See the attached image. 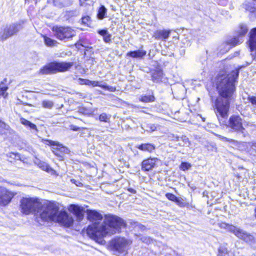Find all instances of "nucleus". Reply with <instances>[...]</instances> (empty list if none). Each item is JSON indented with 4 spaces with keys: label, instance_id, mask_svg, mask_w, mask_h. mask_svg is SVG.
<instances>
[{
    "label": "nucleus",
    "instance_id": "1a4fd4ad",
    "mask_svg": "<svg viewBox=\"0 0 256 256\" xmlns=\"http://www.w3.org/2000/svg\"><path fill=\"white\" fill-rule=\"evenodd\" d=\"M42 142L46 145L52 146L53 152L58 156H61V154L67 150L66 148L63 146L58 142L47 139H42Z\"/></svg>",
    "mask_w": 256,
    "mask_h": 256
},
{
    "label": "nucleus",
    "instance_id": "4d7b16f0",
    "mask_svg": "<svg viewBox=\"0 0 256 256\" xmlns=\"http://www.w3.org/2000/svg\"><path fill=\"white\" fill-rule=\"evenodd\" d=\"M11 154V155H12H12H14V156H16V154H15L14 153H12V154Z\"/></svg>",
    "mask_w": 256,
    "mask_h": 256
},
{
    "label": "nucleus",
    "instance_id": "f3484780",
    "mask_svg": "<svg viewBox=\"0 0 256 256\" xmlns=\"http://www.w3.org/2000/svg\"><path fill=\"white\" fill-rule=\"evenodd\" d=\"M20 122L22 124L24 125L27 128H28L31 130L32 133L36 134L38 130L35 124L31 122L29 120L24 118H21L20 119Z\"/></svg>",
    "mask_w": 256,
    "mask_h": 256
},
{
    "label": "nucleus",
    "instance_id": "bb28decb",
    "mask_svg": "<svg viewBox=\"0 0 256 256\" xmlns=\"http://www.w3.org/2000/svg\"><path fill=\"white\" fill-rule=\"evenodd\" d=\"M139 100L144 102H153L155 100V98L153 95L141 96Z\"/></svg>",
    "mask_w": 256,
    "mask_h": 256
},
{
    "label": "nucleus",
    "instance_id": "de8ad7c7",
    "mask_svg": "<svg viewBox=\"0 0 256 256\" xmlns=\"http://www.w3.org/2000/svg\"><path fill=\"white\" fill-rule=\"evenodd\" d=\"M156 127L154 124H152V125L150 126V130H147L151 131L152 132L156 130Z\"/></svg>",
    "mask_w": 256,
    "mask_h": 256
},
{
    "label": "nucleus",
    "instance_id": "2f4dec72",
    "mask_svg": "<svg viewBox=\"0 0 256 256\" xmlns=\"http://www.w3.org/2000/svg\"><path fill=\"white\" fill-rule=\"evenodd\" d=\"M228 254V250L224 246H220L218 248V256H226Z\"/></svg>",
    "mask_w": 256,
    "mask_h": 256
},
{
    "label": "nucleus",
    "instance_id": "aec40b11",
    "mask_svg": "<svg viewBox=\"0 0 256 256\" xmlns=\"http://www.w3.org/2000/svg\"><path fill=\"white\" fill-rule=\"evenodd\" d=\"M146 51L138 50L134 51H130L127 53V56L133 58H142L146 54Z\"/></svg>",
    "mask_w": 256,
    "mask_h": 256
},
{
    "label": "nucleus",
    "instance_id": "6e6552de",
    "mask_svg": "<svg viewBox=\"0 0 256 256\" xmlns=\"http://www.w3.org/2000/svg\"><path fill=\"white\" fill-rule=\"evenodd\" d=\"M52 30L55 37L60 40L71 38L75 35V32L70 27L56 26L52 27Z\"/></svg>",
    "mask_w": 256,
    "mask_h": 256
},
{
    "label": "nucleus",
    "instance_id": "a878e982",
    "mask_svg": "<svg viewBox=\"0 0 256 256\" xmlns=\"http://www.w3.org/2000/svg\"><path fill=\"white\" fill-rule=\"evenodd\" d=\"M180 141L178 142V145L182 146H189L190 144L188 138L186 136H179Z\"/></svg>",
    "mask_w": 256,
    "mask_h": 256
},
{
    "label": "nucleus",
    "instance_id": "20e7f679",
    "mask_svg": "<svg viewBox=\"0 0 256 256\" xmlns=\"http://www.w3.org/2000/svg\"><path fill=\"white\" fill-rule=\"evenodd\" d=\"M48 202L42 204L36 197L22 198L20 202V212L26 215L36 212L41 218V214L43 211V208L48 205Z\"/></svg>",
    "mask_w": 256,
    "mask_h": 256
},
{
    "label": "nucleus",
    "instance_id": "ddd939ff",
    "mask_svg": "<svg viewBox=\"0 0 256 256\" xmlns=\"http://www.w3.org/2000/svg\"><path fill=\"white\" fill-rule=\"evenodd\" d=\"M55 74L58 72H64L68 70L74 64L73 62H53Z\"/></svg>",
    "mask_w": 256,
    "mask_h": 256
},
{
    "label": "nucleus",
    "instance_id": "c756f323",
    "mask_svg": "<svg viewBox=\"0 0 256 256\" xmlns=\"http://www.w3.org/2000/svg\"><path fill=\"white\" fill-rule=\"evenodd\" d=\"M84 82V84L88 85V86H101L100 82L96 80H82Z\"/></svg>",
    "mask_w": 256,
    "mask_h": 256
},
{
    "label": "nucleus",
    "instance_id": "2eb2a0df",
    "mask_svg": "<svg viewBox=\"0 0 256 256\" xmlns=\"http://www.w3.org/2000/svg\"><path fill=\"white\" fill-rule=\"evenodd\" d=\"M68 210L76 216L78 220H81L82 219L83 208L82 207L76 204H70L69 206Z\"/></svg>",
    "mask_w": 256,
    "mask_h": 256
},
{
    "label": "nucleus",
    "instance_id": "5fc2aeb1",
    "mask_svg": "<svg viewBox=\"0 0 256 256\" xmlns=\"http://www.w3.org/2000/svg\"><path fill=\"white\" fill-rule=\"evenodd\" d=\"M238 54V52H236L235 53V56H237V54Z\"/></svg>",
    "mask_w": 256,
    "mask_h": 256
},
{
    "label": "nucleus",
    "instance_id": "b1692460",
    "mask_svg": "<svg viewBox=\"0 0 256 256\" xmlns=\"http://www.w3.org/2000/svg\"><path fill=\"white\" fill-rule=\"evenodd\" d=\"M38 166L43 170H45L48 172L52 173L54 172V170L45 162H39L38 164Z\"/></svg>",
    "mask_w": 256,
    "mask_h": 256
},
{
    "label": "nucleus",
    "instance_id": "72a5a7b5",
    "mask_svg": "<svg viewBox=\"0 0 256 256\" xmlns=\"http://www.w3.org/2000/svg\"><path fill=\"white\" fill-rule=\"evenodd\" d=\"M42 106L46 108H52L54 106V102L51 100H45L42 101Z\"/></svg>",
    "mask_w": 256,
    "mask_h": 256
},
{
    "label": "nucleus",
    "instance_id": "49530a36",
    "mask_svg": "<svg viewBox=\"0 0 256 256\" xmlns=\"http://www.w3.org/2000/svg\"><path fill=\"white\" fill-rule=\"evenodd\" d=\"M220 138L224 141H226V142H232L234 141V140L232 139H229L226 137H224L222 136H221Z\"/></svg>",
    "mask_w": 256,
    "mask_h": 256
},
{
    "label": "nucleus",
    "instance_id": "a211bd4d",
    "mask_svg": "<svg viewBox=\"0 0 256 256\" xmlns=\"http://www.w3.org/2000/svg\"><path fill=\"white\" fill-rule=\"evenodd\" d=\"M55 74L53 62L44 66L43 68H40L39 71V74Z\"/></svg>",
    "mask_w": 256,
    "mask_h": 256
},
{
    "label": "nucleus",
    "instance_id": "e433bc0d",
    "mask_svg": "<svg viewBox=\"0 0 256 256\" xmlns=\"http://www.w3.org/2000/svg\"><path fill=\"white\" fill-rule=\"evenodd\" d=\"M100 87L110 92H114L116 90V88L115 87L106 85V84H101V86H100Z\"/></svg>",
    "mask_w": 256,
    "mask_h": 256
},
{
    "label": "nucleus",
    "instance_id": "39448f33",
    "mask_svg": "<svg viewBox=\"0 0 256 256\" xmlns=\"http://www.w3.org/2000/svg\"><path fill=\"white\" fill-rule=\"evenodd\" d=\"M24 22L20 20L2 27L0 30V40L4 41L10 37L17 34L23 28Z\"/></svg>",
    "mask_w": 256,
    "mask_h": 256
},
{
    "label": "nucleus",
    "instance_id": "9b49d317",
    "mask_svg": "<svg viewBox=\"0 0 256 256\" xmlns=\"http://www.w3.org/2000/svg\"><path fill=\"white\" fill-rule=\"evenodd\" d=\"M14 194L4 187H0V205L6 206L9 204Z\"/></svg>",
    "mask_w": 256,
    "mask_h": 256
},
{
    "label": "nucleus",
    "instance_id": "603ef678",
    "mask_svg": "<svg viewBox=\"0 0 256 256\" xmlns=\"http://www.w3.org/2000/svg\"><path fill=\"white\" fill-rule=\"evenodd\" d=\"M252 60L250 61V62H246V66H247L250 64L252 63Z\"/></svg>",
    "mask_w": 256,
    "mask_h": 256
},
{
    "label": "nucleus",
    "instance_id": "7c9ffc66",
    "mask_svg": "<svg viewBox=\"0 0 256 256\" xmlns=\"http://www.w3.org/2000/svg\"><path fill=\"white\" fill-rule=\"evenodd\" d=\"M244 8L251 12H254L256 10V8L254 4L250 2H246L244 4Z\"/></svg>",
    "mask_w": 256,
    "mask_h": 256
},
{
    "label": "nucleus",
    "instance_id": "a19ab883",
    "mask_svg": "<svg viewBox=\"0 0 256 256\" xmlns=\"http://www.w3.org/2000/svg\"><path fill=\"white\" fill-rule=\"evenodd\" d=\"M111 34H107L103 38L104 42L106 43H110L111 42Z\"/></svg>",
    "mask_w": 256,
    "mask_h": 256
},
{
    "label": "nucleus",
    "instance_id": "864d4df0",
    "mask_svg": "<svg viewBox=\"0 0 256 256\" xmlns=\"http://www.w3.org/2000/svg\"><path fill=\"white\" fill-rule=\"evenodd\" d=\"M4 124L3 122H2L1 120H0V126H2V125Z\"/></svg>",
    "mask_w": 256,
    "mask_h": 256
},
{
    "label": "nucleus",
    "instance_id": "412c9836",
    "mask_svg": "<svg viewBox=\"0 0 256 256\" xmlns=\"http://www.w3.org/2000/svg\"><path fill=\"white\" fill-rule=\"evenodd\" d=\"M137 148L144 152H152L155 150L156 147L152 144L146 143L139 145Z\"/></svg>",
    "mask_w": 256,
    "mask_h": 256
},
{
    "label": "nucleus",
    "instance_id": "f704fd0d",
    "mask_svg": "<svg viewBox=\"0 0 256 256\" xmlns=\"http://www.w3.org/2000/svg\"><path fill=\"white\" fill-rule=\"evenodd\" d=\"M248 29L246 26L244 24H241L240 26V30H239V36L240 37L244 36L248 32Z\"/></svg>",
    "mask_w": 256,
    "mask_h": 256
},
{
    "label": "nucleus",
    "instance_id": "393cba45",
    "mask_svg": "<svg viewBox=\"0 0 256 256\" xmlns=\"http://www.w3.org/2000/svg\"><path fill=\"white\" fill-rule=\"evenodd\" d=\"M44 44L48 46H54L58 44L56 40H52L45 36H44Z\"/></svg>",
    "mask_w": 256,
    "mask_h": 256
},
{
    "label": "nucleus",
    "instance_id": "0eeeda50",
    "mask_svg": "<svg viewBox=\"0 0 256 256\" xmlns=\"http://www.w3.org/2000/svg\"><path fill=\"white\" fill-rule=\"evenodd\" d=\"M132 242L124 237H116L110 242L112 248L118 252H124Z\"/></svg>",
    "mask_w": 256,
    "mask_h": 256
},
{
    "label": "nucleus",
    "instance_id": "6ab92c4d",
    "mask_svg": "<svg viewBox=\"0 0 256 256\" xmlns=\"http://www.w3.org/2000/svg\"><path fill=\"white\" fill-rule=\"evenodd\" d=\"M151 76L152 80L154 82H158L161 80L162 78V71L160 70H154L151 72Z\"/></svg>",
    "mask_w": 256,
    "mask_h": 256
},
{
    "label": "nucleus",
    "instance_id": "13d9d810",
    "mask_svg": "<svg viewBox=\"0 0 256 256\" xmlns=\"http://www.w3.org/2000/svg\"><path fill=\"white\" fill-rule=\"evenodd\" d=\"M255 215L256 216V210H255Z\"/></svg>",
    "mask_w": 256,
    "mask_h": 256
},
{
    "label": "nucleus",
    "instance_id": "f257e3e1",
    "mask_svg": "<svg viewBox=\"0 0 256 256\" xmlns=\"http://www.w3.org/2000/svg\"><path fill=\"white\" fill-rule=\"evenodd\" d=\"M86 213L88 219L94 222L88 228L87 234L91 238L100 244L102 243L103 238L120 232V228L126 226L124 220L116 216L106 215L103 223L100 224L96 222L103 218L100 213L91 210H88Z\"/></svg>",
    "mask_w": 256,
    "mask_h": 256
},
{
    "label": "nucleus",
    "instance_id": "dca6fc26",
    "mask_svg": "<svg viewBox=\"0 0 256 256\" xmlns=\"http://www.w3.org/2000/svg\"><path fill=\"white\" fill-rule=\"evenodd\" d=\"M170 34V31L166 30H158L155 32L153 34L156 40H164L167 39Z\"/></svg>",
    "mask_w": 256,
    "mask_h": 256
},
{
    "label": "nucleus",
    "instance_id": "423d86ee",
    "mask_svg": "<svg viewBox=\"0 0 256 256\" xmlns=\"http://www.w3.org/2000/svg\"><path fill=\"white\" fill-rule=\"evenodd\" d=\"M227 126L230 128L232 131L242 134L243 137H246L248 134V133L244 132L245 129L242 126V120L238 115L230 116Z\"/></svg>",
    "mask_w": 256,
    "mask_h": 256
},
{
    "label": "nucleus",
    "instance_id": "f03ea898",
    "mask_svg": "<svg viewBox=\"0 0 256 256\" xmlns=\"http://www.w3.org/2000/svg\"><path fill=\"white\" fill-rule=\"evenodd\" d=\"M238 71L233 70L227 75H220L216 81L219 96L214 102L216 113L218 118H226L228 116L230 104L232 100L235 91L234 82L238 76Z\"/></svg>",
    "mask_w": 256,
    "mask_h": 256
},
{
    "label": "nucleus",
    "instance_id": "8fccbe9b",
    "mask_svg": "<svg viewBox=\"0 0 256 256\" xmlns=\"http://www.w3.org/2000/svg\"><path fill=\"white\" fill-rule=\"evenodd\" d=\"M142 240L144 242H148L150 241V239L146 238V237H143L142 238Z\"/></svg>",
    "mask_w": 256,
    "mask_h": 256
},
{
    "label": "nucleus",
    "instance_id": "052dcab7",
    "mask_svg": "<svg viewBox=\"0 0 256 256\" xmlns=\"http://www.w3.org/2000/svg\"><path fill=\"white\" fill-rule=\"evenodd\" d=\"M226 256H229V254L228 255H226Z\"/></svg>",
    "mask_w": 256,
    "mask_h": 256
},
{
    "label": "nucleus",
    "instance_id": "09e8293b",
    "mask_svg": "<svg viewBox=\"0 0 256 256\" xmlns=\"http://www.w3.org/2000/svg\"><path fill=\"white\" fill-rule=\"evenodd\" d=\"M128 191L132 194H135L136 192V190L132 188H129L128 189Z\"/></svg>",
    "mask_w": 256,
    "mask_h": 256
},
{
    "label": "nucleus",
    "instance_id": "58836bf2",
    "mask_svg": "<svg viewBox=\"0 0 256 256\" xmlns=\"http://www.w3.org/2000/svg\"><path fill=\"white\" fill-rule=\"evenodd\" d=\"M168 137L172 140H174V141H176V142L180 141L179 136H178L177 135H175L173 134H169L168 136Z\"/></svg>",
    "mask_w": 256,
    "mask_h": 256
},
{
    "label": "nucleus",
    "instance_id": "79ce46f5",
    "mask_svg": "<svg viewBox=\"0 0 256 256\" xmlns=\"http://www.w3.org/2000/svg\"><path fill=\"white\" fill-rule=\"evenodd\" d=\"M248 99L252 104L256 106V96H248Z\"/></svg>",
    "mask_w": 256,
    "mask_h": 256
},
{
    "label": "nucleus",
    "instance_id": "c9c22d12",
    "mask_svg": "<svg viewBox=\"0 0 256 256\" xmlns=\"http://www.w3.org/2000/svg\"><path fill=\"white\" fill-rule=\"evenodd\" d=\"M110 117L108 116L106 113H102L100 114L99 120L101 122H108L110 120Z\"/></svg>",
    "mask_w": 256,
    "mask_h": 256
},
{
    "label": "nucleus",
    "instance_id": "4c0bfd02",
    "mask_svg": "<svg viewBox=\"0 0 256 256\" xmlns=\"http://www.w3.org/2000/svg\"><path fill=\"white\" fill-rule=\"evenodd\" d=\"M191 167L190 164L187 162H182L180 166V168L182 170H186L189 169Z\"/></svg>",
    "mask_w": 256,
    "mask_h": 256
},
{
    "label": "nucleus",
    "instance_id": "cd10ccee",
    "mask_svg": "<svg viewBox=\"0 0 256 256\" xmlns=\"http://www.w3.org/2000/svg\"><path fill=\"white\" fill-rule=\"evenodd\" d=\"M106 11V8L104 6H102L98 10V18L100 20L103 19L105 17Z\"/></svg>",
    "mask_w": 256,
    "mask_h": 256
},
{
    "label": "nucleus",
    "instance_id": "5701e85b",
    "mask_svg": "<svg viewBox=\"0 0 256 256\" xmlns=\"http://www.w3.org/2000/svg\"><path fill=\"white\" fill-rule=\"evenodd\" d=\"M219 226L220 228L226 229L228 230V232L234 234L235 230L237 226L226 224V222H222L219 224Z\"/></svg>",
    "mask_w": 256,
    "mask_h": 256
},
{
    "label": "nucleus",
    "instance_id": "c03bdc74",
    "mask_svg": "<svg viewBox=\"0 0 256 256\" xmlns=\"http://www.w3.org/2000/svg\"><path fill=\"white\" fill-rule=\"evenodd\" d=\"M98 34L102 36H104L106 35L107 34H108V30H100L98 32Z\"/></svg>",
    "mask_w": 256,
    "mask_h": 256
},
{
    "label": "nucleus",
    "instance_id": "c85d7f7f",
    "mask_svg": "<svg viewBox=\"0 0 256 256\" xmlns=\"http://www.w3.org/2000/svg\"><path fill=\"white\" fill-rule=\"evenodd\" d=\"M166 198L169 200L174 202H176L178 205H180V200L174 194L168 192L166 194Z\"/></svg>",
    "mask_w": 256,
    "mask_h": 256
},
{
    "label": "nucleus",
    "instance_id": "3c124183",
    "mask_svg": "<svg viewBox=\"0 0 256 256\" xmlns=\"http://www.w3.org/2000/svg\"><path fill=\"white\" fill-rule=\"evenodd\" d=\"M252 149H256V142H254L252 143Z\"/></svg>",
    "mask_w": 256,
    "mask_h": 256
},
{
    "label": "nucleus",
    "instance_id": "7ed1b4c3",
    "mask_svg": "<svg viewBox=\"0 0 256 256\" xmlns=\"http://www.w3.org/2000/svg\"><path fill=\"white\" fill-rule=\"evenodd\" d=\"M41 220L44 222L52 221L58 222L66 227L71 226L74 223L72 216L64 210H59V207L54 203L49 202L43 208Z\"/></svg>",
    "mask_w": 256,
    "mask_h": 256
},
{
    "label": "nucleus",
    "instance_id": "ea45409f",
    "mask_svg": "<svg viewBox=\"0 0 256 256\" xmlns=\"http://www.w3.org/2000/svg\"><path fill=\"white\" fill-rule=\"evenodd\" d=\"M66 0H54V2L55 5H58L60 6H64L66 4Z\"/></svg>",
    "mask_w": 256,
    "mask_h": 256
},
{
    "label": "nucleus",
    "instance_id": "6e6d98bb",
    "mask_svg": "<svg viewBox=\"0 0 256 256\" xmlns=\"http://www.w3.org/2000/svg\"><path fill=\"white\" fill-rule=\"evenodd\" d=\"M80 45H81L82 46H84V47L86 48V46H84V45H83L82 44H80Z\"/></svg>",
    "mask_w": 256,
    "mask_h": 256
},
{
    "label": "nucleus",
    "instance_id": "a18cd8bd",
    "mask_svg": "<svg viewBox=\"0 0 256 256\" xmlns=\"http://www.w3.org/2000/svg\"><path fill=\"white\" fill-rule=\"evenodd\" d=\"M70 181L72 183L74 184L77 186H80V184H82L81 182H80L79 181L76 180L74 179H71Z\"/></svg>",
    "mask_w": 256,
    "mask_h": 256
},
{
    "label": "nucleus",
    "instance_id": "4468645a",
    "mask_svg": "<svg viewBox=\"0 0 256 256\" xmlns=\"http://www.w3.org/2000/svg\"><path fill=\"white\" fill-rule=\"evenodd\" d=\"M157 158H150L144 160L142 163V170L148 171L152 170L156 165Z\"/></svg>",
    "mask_w": 256,
    "mask_h": 256
},
{
    "label": "nucleus",
    "instance_id": "f8f14e48",
    "mask_svg": "<svg viewBox=\"0 0 256 256\" xmlns=\"http://www.w3.org/2000/svg\"><path fill=\"white\" fill-rule=\"evenodd\" d=\"M249 47L251 52L252 60H256V28L252 29L250 32Z\"/></svg>",
    "mask_w": 256,
    "mask_h": 256
},
{
    "label": "nucleus",
    "instance_id": "473e14b6",
    "mask_svg": "<svg viewBox=\"0 0 256 256\" xmlns=\"http://www.w3.org/2000/svg\"><path fill=\"white\" fill-rule=\"evenodd\" d=\"M8 86H4V84L0 85V96H2L4 98H6L8 96L6 90H8Z\"/></svg>",
    "mask_w": 256,
    "mask_h": 256
},
{
    "label": "nucleus",
    "instance_id": "4be33fe9",
    "mask_svg": "<svg viewBox=\"0 0 256 256\" xmlns=\"http://www.w3.org/2000/svg\"><path fill=\"white\" fill-rule=\"evenodd\" d=\"M243 40L240 38H234L230 40H228L226 45L228 46V48L226 50L227 52L228 50H230L232 46H234L237 45L238 44L242 43Z\"/></svg>",
    "mask_w": 256,
    "mask_h": 256
},
{
    "label": "nucleus",
    "instance_id": "9d476101",
    "mask_svg": "<svg viewBox=\"0 0 256 256\" xmlns=\"http://www.w3.org/2000/svg\"><path fill=\"white\" fill-rule=\"evenodd\" d=\"M234 234L248 244H252L254 242V238L253 235L240 228L236 227Z\"/></svg>",
    "mask_w": 256,
    "mask_h": 256
},
{
    "label": "nucleus",
    "instance_id": "37998d69",
    "mask_svg": "<svg viewBox=\"0 0 256 256\" xmlns=\"http://www.w3.org/2000/svg\"><path fill=\"white\" fill-rule=\"evenodd\" d=\"M82 22L88 24V22L90 20V17L89 16H86L82 18Z\"/></svg>",
    "mask_w": 256,
    "mask_h": 256
},
{
    "label": "nucleus",
    "instance_id": "bf43d9fd",
    "mask_svg": "<svg viewBox=\"0 0 256 256\" xmlns=\"http://www.w3.org/2000/svg\"><path fill=\"white\" fill-rule=\"evenodd\" d=\"M252 0L254 1V2H256V0Z\"/></svg>",
    "mask_w": 256,
    "mask_h": 256
}]
</instances>
